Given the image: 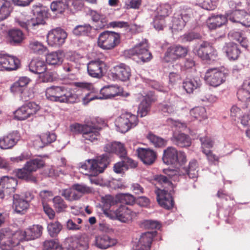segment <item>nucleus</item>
<instances>
[{
    "instance_id": "nucleus-1",
    "label": "nucleus",
    "mask_w": 250,
    "mask_h": 250,
    "mask_svg": "<svg viewBox=\"0 0 250 250\" xmlns=\"http://www.w3.org/2000/svg\"><path fill=\"white\" fill-rule=\"evenodd\" d=\"M87 91L83 98V104L86 105L90 101L95 99H111L120 95L122 92V88L117 85H109L104 86L100 90L99 94H96L98 90L94 87L91 83L79 82V91Z\"/></svg>"
},
{
    "instance_id": "nucleus-2",
    "label": "nucleus",
    "mask_w": 250,
    "mask_h": 250,
    "mask_svg": "<svg viewBox=\"0 0 250 250\" xmlns=\"http://www.w3.org/2000/svg\"><path fill=\"white\" fill-rule=\"evenodd\" d=\"M42 230V226L33 225L25 230H18L14 232L9 229H5L2 230V234L8 239L6 245L11 248L18 246L21 241L32 240L40 237Z\"/></svg>"
},
{
    "instance_id": "nucleus-3",
    "label": "nucleus",
    "mask_w": 250,
    "mask_h": 250,
    "mask_svg": "<svg viewBox=\"0 0 250 250\" xmlns=\"http://www.w3.org/2000/svg\"><path fill=\"white\" fill-rule=\"evenodd\" d=\"M78 82H74L69 85L52 86L46 89V98L52 101L60 103H72L77 96L75 94L77 91Z\"/></svg>"
},
{
    "instance_id": "nucleus-4",
    "label": "nucleus",
    "mask_w": 250,
    "mask_h": 250,
    "mask_svg": "<svg viewBox=\"0 0 250 250\" xmlns=\"http://www.w3.org/2000/svg\"><path fill=\"white\" fill-rule=\"evenodd\" d=\"M107 126L105 121L100 117H95L84 125L79 124V132L81 131L84 140L91 142L97 140L100 131Z\"/></svg>"
},
{
    "instance_id": "nucleus-5",
    "label": "nucleus",
    "mask_w": 250,
    "mask_h": 250,
    "mask_svg": "<svg viewBox=\"0 0 250 250\" xmlns=\"http://www.w3.org/2000/svg\"><path fill=\"white\" fill-rule=\"evenodd\" d=\"M44 14V12L39 8L34 12L35 17L31 18L29 15L21 14L15 19V21L20 26L27 30L36 29L40 25L45 23Z\"/></svg>"
},
{
    "instance_id": "nucleus-6",
    "label": "nucleus",
    "mask_w": 250,
    "mask_h": 250,
    "mask_svg": "<svg viewBox=\"0 0 250 250\" xmlns=\"http://www.w3.org/2000/svg\"><path fill=\"white\" fill-rule=\"evenodd\" d=\"M125 55L128 57H132L133 60L137 62H147L152 59V55L148 51L147 41L146 39H143L133 47L125 51Z\"/></svg>"
},
{
    "instance_id": "nucleus-7",
    "label": "nucleus",
    "mask_w": 250,
    "mask_h": 250,
    "mask_svg": "<svg viewBox=\"0 0 250 250\" xmlns=\"http://www.w3.org/2000/svg\"><path fill=\"white\" fill-rule=\"evenodd\" d=\"M120 42L119 34L106 31L101 33L99 36L98 44L103 49L111 50L117 46Z\"/></svg>"
},
{
    "instance_id": "nucleus-8",
    "label": "nucleus",
    "mask_w": 250,
    "mask_h": 250,
    "mask_svg": "<svg viewBox=\"0 0 250 250\" xmlns=\"http://www.w3.org/2000/svg\"><path fill=\"white\" fill-rule=\"evenodd\" d=\"M226 74L224 68H212L206 71L204 79L210 86L217 87L225 82Z\"/></svg>"
},
{
    "instance_id": "nucleus-9",
    "label": "nucleus",
    "mask_w": 250,
    "mask_h": 250,
    "mask_svg": "<svg viewBox=\"0 0 250 250\" xmlns=\"http://www.w3.org/2000/svg\"><path fill=\"white\" fill-rule=\"evenodd\" d=\"M138 123L137 116L131 113L122 114L115 121V125L119 131L125 133L131 128L135 127Z\"/></svg>"
},
{
    "instance_id": "nucleus-10",
    "label": "nucleus",
    "mask_w": 250,
    "mask_h": 250,
    "mask_svg": "<svg viewBox=\"0 0 250 250\" xmlns=\"http://www.w3.org/2000/svg\"><path fill=\"white\" fill-rule=\"evenodd\" d=\"M229 4L232 9L235 8V9L227 14L228 19L232 22L240 23L244 26L250 27V14L245 10L237 9L239 5L238 3L234 7H233L234 5L233 1H230Z\"/></svg>"
},
{
    "instance_id": "nucleus-11",
    "label": "nucleus",
    "mask_w": 250,
    "mask_h": 250,
    "mask_svg": "<svg viewBox=\"0 0 250 250\" xmlns=\"http://www.w3.org/2000/svg\"><path fill=\"white\" fill-rule=\"evenodd\" d=\"M108 214L109 218L112 219H116L123 223H128L137 216V213L126 206L122 205Z\"/></svg>"
},
{
    "instance_id": "nucleus-12",
    "label": "nucleus",
    "mask_w": 250,
    "mask_h": 250,
    "mask_svg": "<svg viewBox=\"0 0 250 250\" xmlns=\"http://www.w3.org/2000/svg\"><path fill=\"white\" fill-rule=\"evenodd\" d=\"M88 164L82 165V168L87 169L89 168L94 174H98L103 172L107 167L108 164V157L106 155H103L96 160H88Z\"/></svg>"
},
{
    "instance_id": "nucleus-13",
    "label": "nucleus",
    "mask_w": 250,
    "mask_h": 250,
    "mask_svg": "<svg viewBox=\"0 0 250 250\" xmlns=\"http://www.w3.org/2000/svg\"><path fill=\"white\" fill-rule=\"evenodd\" d=\"M194 52L203 60L213 61L218 56L217 51L208 42H203Z\"/></svg>"
},
{
    "instance_id": "nucleus-14",
    "label": "nucleus",
    "mask_w": 250,
    "mask_h": 250,
    "mask_svg": "<svg viewBox=\"0 0 250 250\" xmlns=\"http://www.w3.org/2000/svg\"><path fill=\"white\" fill-rule=\"evenodd\" d=\"M40 109L39 106L34 102H29L18 109L14 117L18 120H24L35 114Z\"/></svg>"
},
{
    "instance_id": "nucleus-15",
    "label": "nucleus",
    "mask_w": 250,
    "mask_h": 250,
    "mask_svg": "<svg viewBox=\"0 0 250 250\" xmlns=\"http://www.w3.org/2000/svg\"><path fill=\"white\" fill-rule=\"evenodd\" d=\"M67 36L66 32L60 28H57L49 31L47 36V41L52 46L62 45Z\"/></svg>"
},
{
    "instance_id": "nucleus-16",
    "label": "nucleus",
    "mask_w": 250,
    "mask_h": 250,
    "mask_svg": "<svg viewBox=\"0 0 250 250\" xmlns=\"http://www.w3.org/2000/svg\"><path fill=\"white\" fill-rule=\"evenodd\" d=\"M237 97L242 108H248L250 110V79L245 80L237 91Z\"/></svg>"
},
{
    "instance_id": "nucleus-17",
    "label": "nucleus",
    "mask_w": 250,
    "mask_h": 250,
    "mask_svg": "<svg viewBox=\"0 0 250 250\" xmlns=\"http://www.w3.org/2000/svg\"><path fill=\"white\" fill-rule=\"evenodd\" d=\"M17 180L13 177L3 176L0 180V198L2 199L6 195L15 191Z\"/></svg>"
},
{
    "instance_id": "nucleus-18",
    "label": "nucleus",
    "mask_w": 250,
    "mask_h": 250,
    "mask_svg": "<svg viewBox=\"0 0 250 250\" xmlns=\"http://www.w3.org/2000/svg\"><path fill=\"white\" fill-rule=\"evenodd\" d=\"M21 139L17 131L10 132L0 138V148L3 149L13 148Z\"/></svg>"
},
{
    "instance_id": "nucleus-19",
    "label": "nucleus",
    "mask_w": 250,
    "mask_h": 250,
    "mask_svg": "<svg viewBox=\"0 0 250 250\" xmlns=\"http://www.w3.org/2000/svg\"><path fill=\"white\" fill-rule=\"evenodd\" d=\"M155 193L157 195V200L162 207L169 209L174 205V201L171 194L167 190L158 188Z\"/></svg>"
},
{
    "instance_id": "nucleus-20",
    "label": "nucleus",
    "mask_w": 250,
    "mask_h": 250,
    "mask_svg": "<svg viewBox=\"0 0 250 250\" xmlns=\"http://www.w3.org/2000/svg\"><path fill=\"white\" fill-rule=\"evenodd\" d=\"M0 63L2 71L16 70L20 64V60L18 58L3 53H0Z\"/></svg>"
},
{
    "instance_id": "nucleus-21",
    "label": "nucleus",
    "mask_w": 250,
    "mask_h": 250,
    "mask_svg": "<svg viewBox=\"0 0 250 250\" xmlns=\"http://www.w3.org/2000/svg\"><path fill=\"white\" fill-rule=\"evenodd\" d=\"M114 72L111 75L113 79L119 80L125 82L128 80L131 76L130 68L124 63H121L114 67Z\"/></svg>"
},
{
    "instance_id": "nucleus-22",
    "label": "nucleus",
    "mask_w": 250,
    "mask_h": 250,
    "mask_svg": "<svg viewBox=\"0 0 250 250\" xmlns=\"http://www.w3.org/2000/svg\"><path fill=\"white\" fill-rule=\"evenodd\" d=\"M136 152L138 157L145 165L152 164L156 159V152L150 148L138 147L136 149Z\"/></svg>"
},
{
    "instance_id": "nucleus-23",
    "label": "nucleus",
    "mask_w": 250,
    "mask_h": 250,
    "mask_svg": "<svg viewBox=\"0 0 250 250\" xmlns=\"http://www.w3.org/2000/svg\"><path fill=\"white\" fill-rule=\"evenodd\" d=\"M105 66V63L100 60L91 61L87 65L88 73L91 77L100 78L103 76V69Z\"/></svg>"
},
{
    "instance_id": "nucleus-24",
    "label": "nucleus",
    "mask_w": 250,
    "mask_h": 250,
    "mask_svg": "<svg viewBox=\"0 0 250 250\" xmlns=\"http://www.w3.org/2000/svg\"><path fill=\"white\" fill-rule=\"evenodd\" d=\"M136 101H140V104L138 105L137 111L138 115L141 117L146 116L150 109L151 101L150 98L147 96H144L142 94H138L136 95Z\"/></svg>"
},
{
    "instance_id": "nucleus-25",
    "label": "nucleus",
    "mask_w": 250,
    "mask_h": 250,
    "mask_svg": "<svg viewBox=\"0 0 250 250\" xmlns=\"http://www.w3.org/2000/svg\"><path fill=\"white\" fill-rule=\"evenodd\" d=\"M104 149L105 152L115 153L120 157H124L126 155V151L124 145L118 142L106 144Z\"/></svg>"
},
{
    "instance_id": "nucleus-26",
    "label": "nucleus",
    "mask_w": 250,
    "mask_h": 250,
    "mask_svg": "<svg viewBox=\"0 0 250 250\" xmlns=\"http://www.w3.org/2000/svg\"><path fill=\"white\" fill-rule=\"evenodd\" d=\"M29 206V202L19 194L13 196V208L18 213H23Z\"/></svg>"
},
{
    "instance_id": "nucleus-27",
    "label": "nucleus",
    "mask_w": 250,
    "mask_h": 250,
    "mask_svg": "<svg viewBox=\"0 0 250 250\" xmlns=\"http://www.w3.org/2000/svg\"><path fill=\"white\" fill-rule=\"evenodd\" d=\"M156 231H148L143 233L138 242V245L143 250H149L154 237L156 235Z\"/></svg>"
},
{
    "instance_id": "nucleus-28",
    "label": "nucleus",
    "mask_w": 250,
    "mask_h": 250,
    "mask_svg": "<svg viewBox=\"0 0 250 250\" xmlns=\"http://www.w3.org/2000/svg\"><path fill=\"white\" fill-rule=\"evenodd\" d=\"M177 150L173 147H168L164 150L163 161L167 165H177Z\"/></svg>"
},
{
    "instance_id": "nucleus-29",
    "label": "nucleus",
    "mask_w": 250,
    "mask_h": 250,
    "mask_svg": "<svg viewBox=\"0 0 250 250\" xmlns=\"http://www.w3.org/2000/svg\"><path fill=\"white\" fill-rule=\"evenodd\" d=\"M117 243L116 239L111 238L107 235L99 236L96 237L95 245L101 249H106L114 246Z\"/></svg>"
},
{
    "instance_id": "nucleus-30",
    "label": "nucleus",
    "mask_w": 250,
    "mask_h": 250,
    "mask_svg": "<svg viewBox=\"0 0 250 250\" xmlns=\"http://www.w3.org/2000/svg\"><path fill=\"white\" fill-rule=\"evenodd\" d=\"M30 82V79L27 77H20L18 80L14 82L10 86L11 92L14 94H21L26 87Z\"/></svg>"
},
{
    "instance_id": "nucleus-31",
    "label": "nucleus",
    "mask_w": 250,
    "mask_h": 250,
    "mask_svg": "<svg viewBox=\"0 0 250 250\" xmlns=\"http://www.w3.org/2000/svg\"><path fill=\"white\" fill-rule=\"evenodd\" d=\"M190 17L187 14H181L174 16L172 20L171 28L173 30H181L189 20Z\"/></svg>"
},
{
    "instance_id": "nucleus-32",
    "label": "nucleus",
    "mask_w": 250,
    "mask_h": 250,
    "mask_svg": "<svg viewBox=\"0 0 250 250\" xmlns=\"http://www.w3.org/2000/svg\"><path fill=\"white\" fill-rule=\"evenodd\" d=\"M227 19L228 17L222 15L211 16L208 19L207 25L210 29H216L225 24Z\"/></svg>"
},
{
    "instance_id": "nucleus-33",
    "label": "nucleus",
    "mask_w": 250,
    "mask_h": 250,
    "mask_svg": "<svg viewBox=\"0 0 250 250\" xmlns=\"http://www.w3.org/2000/svg\"><path fill=\"white\" fill-rule=\"evenodd\" d=\"M224 51L229 60H237L240 54V50L237 45L232 42H229L224 47Z\"/></svg>"
},
{
    "instance_id": "nucleus-34",
    "label": "nucleus",
    "mask_w": 250,
    "mask_h": 250,
    "mask_svg": "<svg viewBox=\"0 0 250 250\" xmlns=\"http://www.w3.org/2000/svg\"><path fill=\"white\" fill-rule=\"evenodd\" d=\"M201 85V82L198 78H187L183 83V86L188 93H192Z\"/></svg>"
},
{
    "instance_id": "nucleus-35",
    "label": "nucleus",
    "mask_w": 250,
    "mask_h": 250,
    "mask_svg": "<svg viewBox=\"0 0 250 250\" xmlns=\"http://www.w3.org/2000/svg\"><path fill=\"white\" fill-rule=\"evenodd\" d=\"M172 141L175 144L182 147L189 146L191 145L190 138L182 133H174Z\"/></svg>"
},
{
    "instance_id": "nucleus-36",
    "label": "nucleus",
    "mask_w": 250,
    "mask_h": 250,
    "mask_svg": "<svg viewBox=\"0 0 250 250\" xmlns=\"http://www.w3.org/2000/svg\"><path fill=\"white\" fill-rule=\"evenodd\" d=\"M189 115L191 121L197 120L201 122L207 118L206 110L203 106H197L193 108L190 110Z\"/></svg>"
},
{
    "instance_id": "nucleus-37",
    "label": "nucleus",
    "mask_w": 250,
    "mask_h": 250,
    "mask_svg": "<svg viewBox=\"0 0 250 250\" xmlns=\"http://www.w3.org/2000/svg\"><path fill=\"white\" fill-rule=\"evenodd\" d=\"M29 67L30 71L39 74H42L46 70V65L45 62L39 59L32 60L29 63Z\"/></svg>"
},
{
    "instance_id": "nucleus-38",
    "label": "nucleus",
    "mask_w": 250,
    "mask_h": 250,
    "mask_svg": "<svg viewBox=\"0 0 250 250\" xmlns=\"http://www.w3.org/2000/svg\"><path fill=\"white\" fill-rule=\"evenodd\" d=\"M44 162L41 158H36L26 162L24 166L31 174L44 166Z\"/></svg>"
},
{
    "instance_id": "nucleus-39",
    "label": "nucleus",
    "mask_w": 250,
    "mask_h": 250,
    "mask_svg": "<svg viewBox=\"0 0 250 250\" xmlns=\"http://www.w3.org/2000/svg\"><path fill=\"white\" fill-rule=\"evenodd\" d=\"M46 61L49 65H60L63 61L62 54L61 51L50 52L47 54Z\"/></svg>"
},
{
    "instance_id": "nucleus-40",
    "label": "nucleus",
    "mask_w": 250,
    "mask_h": 250,
    "mask_svg": "<svg viewBox=\"0 0 250 250\" xmlns=\"http://www.w3.org/2000/svg\"><path fill=\"white\" fill-rule=\"evenodd\" d=\"M115 201L112 196L107 195L102 198V206L104 213L109 217V213L113 212L114 210L110 209L112 206L114 205Z\"/></svg>"
},
{
    "instance_id": "nucleus-41",
    "label": "nucleus",
    "mask_w": 250,
    "mask_h": 250,
    "mask_svg": "<svg viewBox=\"0 0 250 250\" xmlns=\"http://www.w3.org/2000/svg\"><path fill=\"white\" fill-rule=\"evenodd\" d=\"M15 173L16 176L19 179L28 182H36V178L25 168L24 166L21 168L16 169L15 170Z\"/></svg>"
},
{
    "instance_id": "nucleus-42",
    "label": "nucleus",
    "mask_w": 250,
    "mask_h": 250,
    "mask_svg": "<svg viewBox=\"0 0 250 250\" xmlns=\"http://www.w3.org/2000/svg\"><path fill=\"white\" fill-rule=\"evenodd\" d=\"M8 36L10 43L14 45L20 43L24 39L23 33L19 29H12L10 30Z\"/></svg>"
},
{
    "instance_id": "nucleus-43",
    "label": "nucleus",
    "mask_w": 250,
    "mask_h": 250,
    "mask_svg": "<svg viewBox=\"0 0 250 250\" xmlns=\"http://www.w3.org/2000/svg\"><path fill=\"white\" fill-rule=\"evenodd\" d=\"M183 169L185 175H188L190 178L194 179L197 178L198 175V166L196 160H192L189 163L188 168H183Z\"/></svg>"
},
{
    "instance_id": "nucleus-44",
    "label": "nucleus",
    "mask_w": 250,
    "mask_h": 250,
    "mask_svg": "<svg viewBox=\"0 0 250 250\" xmlns=\"http://www.w3.org/2000/svg\"><path fill=\"white\" fill-rule=\"evenodd\" d=\"M10 0H0V21L6 19L11 11Z\"/></svg>"
},
{
    "instance_id": "nucleus-45",
    "label": "nucleus",
    "mask_w": 250,
    "mask_h": 250,
    "mask_svg": "<svg viewBox=\"0 0 250 250\" xmlns=\"http://www.w3.org/2000/svg\"><path fill=\"white\" fill-rule=\"evenodd\" d=\"M67 8V0H57L50 5L51 10L57 14H62Z\"/></svg>"
},
{
    "instance_id": "nucleus-46",
    "label": "nucleus",
    "mask_w": 250,
    "mask_h": 250,
    "mask_svg": "<svg viewBox=\"0 0 250 250\" xmlns=\"http://www.w3.org/2000/svg\"><path fill=\"white\" fill-rule=\"evenodd\" d=\"M30 50L37 54H42L46 50V47L42 43L35 39H31L28 46Z\"/></svg>"
},
{
    "instance_id": "nucleus-47",
    "label": "nucleus",
    "mask_w": 250,
    "mask_h": 250,
    "mask_svg": "<svg viewBox=\"0 0 250 250\" xmlns=\"http://www.w3.org/2000/svg\"><path fill=\"white\" fill-rule=\"evenodd\" d=\"M62 194L68 200L73 201L77 200L78 184H75L72 188L63 190Z\"/></svg>"
},
{
    "instance_id": "nucleus-48",
    "label": "nucleus",
    "mask_w": 250,
    "mask_h": 250,
    "mask_svg": "<svg viewBox=\"0 0 250 250\" xmlns=\"http://www.w3.org/2000/svg\"><path fill=\"white\" fill-rule=\"evenodd\" d=\"M229 36L233 40L239 42L242 46L245 48L248 47V40L241 32L232 31L229 33Z\"/></svg>"
},
{
    "instance_id": "nucleus-49",
    "label": "nucleus",
    "mask_w": 250,
    "mask_h": 250,
    "mask_svg": "<svg viewBox=\"0 0 250 250\" xmlns=\"http://www.w3.org/2000/svg\"><path fill=\"white\" fill-rule=\"evenodd\" d=\"M146 137L150 142L155 147H160L166 145V140L154 134L152 132H149L147 135Z\"/></svg>"
},
{
    "instance_id": "nucleus-50",
    "label": "nucleus",
    "mask_w": 250,
    "mask_h": 250,
    "mask_svg": "<svg viewBox=\"0 0 250 250\" xmlns=\"http://www.w3.org/2000/svg\"><path fill=\"white\" fill-rule=\"evenodd\" d=\"M40 138L42 145L39 146L43 147L44 146L55 141L56 140V135L54 133L47 132L42 134Z\"/></svg>"
},
{
    "instance_id": "nucleus-51",
    "label": "nucleus",
    "mask_w": 250,
    "mask_h": 250,
    "mask_svg": "<svg viewBox=\"0 0 250 250\" xmlns=\"http://www.w3.org/2000/svg\"><path fill=\"white\" fill-rule=\"evenodd\" d=\"M54 206L58 212L64 211L67 206L63 199L60 196H56L53 199Z\"/></svg>"
},
{
    "instance_id": "nucleus-52",
    "label": "nucleus",
    "mask_w": 250,
    "mask_h": 250,
    "mask_svg": "<svg viewBox=\"0 0 250 250\" xmlns=\"http://www.w3.org/2000/svg\"><path fill=\"white\" fill-rule=\"evenodd\" d=\"M166 174L169 179L173 181H179L180 177L185 175V173L179 169L167 170Z\"/></svg>"
},
{
    "instance_id": "nucleus-53",
    "label": "nucleus",
    "mask_w": 250,
    "mask_h": 250,
    "mask_svg": "<svg viewBox=\"0 0 250 250\" xmlns=\"http://www.w3.org/2000/svg\"><path fill=\"white\" fill-rule=\"evenodd\" d=\"M62 226L58 222L50 223L48 225L47 229L49 234L54 237L56 236L62 229Z\"/></svg>"
},
{
    "instance_id": "nucleus-54",
    "label": "nucleus",
    "mask_w": 250,
    "mask_h": 250,
    "mask_svg": "<svg viewBox=\"0 0 250 250\" xmlns=\"http://www.w3.org/2000/svg\"><path fill=\"white\" fill-rule=\"evenodd\" d=\"M171 11V5L168 3L161 4L157 8L158 14L161 17L168 16Z\"/></svg>"
},
{
    "instance_id": "nucleus-55",
    "label": "nucleus",
    "mask_w": 250,
    "mask_h": 250,
    "mask_svg": "<svg viewBox=\"0 0 250 250\" xmlns=\"http://www.w3.org/2000/svg\"><path fill=\"white\" fill-rule=\"evenodd\" d=\"M141 226L146 229H159L161 228V225L158 222L151 220L143 221L141 224Z\"/></svg>"
},
{
    "instance_id": "nucleus-56",
    "label": "nucleus",
    "mask_w": 250,
    "mask_h": 250,
    "mask_svg": "<svg viewBox=\"0 0 250 250\" xmlns=\"http://www.w3.org/2000/svg\"><path fill=\"white\" fill-rule=\"evenodd\" d=\"M39 196L41 199L42 205H43L47 204L48 202L51 201L54 194L50 190H43L40 191Z\"/></svg>"
},
{
    "instance_id": "nucleus-57",
    "label": "nucleus",
    "mask_w": 250,
    "mask_h": 250,
    "mask_svg": "<svg viewBox=\"0 0 250 250\" xmlns=\"http://www.w3.org/2000/svg\"><path fill=\"white\" fill-rule=\"evenodd\" d=\"M43 246L46 250H60L61 247L57 241L54 240H46Z\"/></svg>"
},
{
    "instance_id": "nucleus-58",
    "label": "nucleus",
    "mask_w": 250,
    "mask_h": 250,
    "mask_svg": "<svg viewBox=\"0 0 250 250\" xmlns=\"http://www.w3.org/2000/svg\"><path fill=\"white\" fill-rule=\"evenodd\" d=\"M177 59L173 46L168 47L165 54L164 60L166 62H170Z\"/></svg>"
},
{
    "instance_id": "nucleus-59",
    "label": "nucleus",
    "mask_w": 250,
    "mask_h": 250,
    "mask_svg": "<svg viewBox=\"0 0 250 250\" xmlns=\"http://www.w3.org/2000/svg\"><path fill=\"white\" fill-rule=\"evenodd\" d=\"M31 157V154L29 152H23L20 156L12 157L10 158L11 161L14 163H20L29 159Z\"/></svg>"
},
{
    "instance_id": "nucleus-60",
    "label": "nucleus",
    "mask_w": 250,
    "mask_h": 250,
    "mask_svg": "<svg viewBox=\"0 0 250 250\" xmlns=\"http://www.w3.org/2000/svg\"><path fill=\"white\" fill-rule=\"evenodd\" d=\"M200 141L203 152H204V150H209L212 148L214 145L213 141L208 137L201 138Z\"/></svg>"
},
{
    "instance_id": "nucleus-61",
    "label": "nucleus",
    "mask_w": 250,
    "mask_h": 250,
    "mask_svg": "<svg viewBox=\"0 0 250 250\" xmlns=\"http://www.w3.org/2000/svg\"><path fill=\"white\" fill-rule=\"evenodd\" d=\"M159 109L164 113L172 114L175 111L174 105L170 102L162 103L159 105Z\"/></svg>"
},
{
    "instance_id": "nucleus-62",
    "label": "nucleus",
    "mask_w": 250,
    "mask_h": 250,
    "mask_svg": "<svg viewBox=\"0 0 250 250\" xmlns=\"http://www.w3.org/2000/svg\"><path fill=\"white\" fill-rule=\"evenodd\" d=\"M20 96L21 99L23 101H27L34 97V94L32 89L25 88L20 95Z\"/></svg>"
},
{
    "instance_id": "nucleus-63",
    "label": "nucleus",
    "mask_w": 250,
    "mask_h": 250,
    "mask_svg": "<svg viewBox=\"0 0 250 250\" xmlns=\"http://www.w3.org/2000/svg\"><path fill=\"white\" fill-rule=\"evenodd\" d=\"M86 12L87 15H89L91 17L93 21L97 22L101 21L103 22L104 20V16L97 11L88 9Z\"/></svg>"
},
{
    "instance_id": "nucleus-64",
    "label": "nucleus",
    "mask_w": 250,
    "mask_h": 250,
    "mask_svg": "<svg viewBox=\"0 0 250 250\" xmlns=\"http://www.w3.org/2000/svg\"><path fill=\"white\" fill-rule=\"evenodd\" d=\"M121 200L123 203L132 205L136 201L135 197L129 193L124 194L121 196Z\"/></svg>"
}]
</instances>
